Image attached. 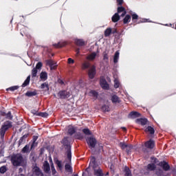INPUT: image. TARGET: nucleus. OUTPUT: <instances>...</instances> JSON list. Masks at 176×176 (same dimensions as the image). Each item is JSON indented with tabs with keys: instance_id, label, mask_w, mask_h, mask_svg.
Segmentation results:
<instances>
[{
	"instance_id": "f257e3e1",
	"label": "nucleus",
	"mask_w": 176,
	"mask_h": 176,
	"mask_svg": "<svg viewBox=\"0 0 176 176\" xmlns=\"http://www.w3.org/2000/svg\"><path fill=\"white\" fill-rule=\"evenodd\" d=\"M63 148L66 151V155L68 160H72V153L71 152V142L68 140V137H65L61 141Z\"/></svg>"
},
{
	"instance_id": "f03ea898",
	"label": "nucleus",
	"mask_w": 176,
	"mask_h": 176,
	"mask_svg": "<svg viewBox=\"0 0 176 176\" xmlns=\"http://www.w3.org/2000/svg\"><path fill=\"white\" fill-rule=\"evenodd\" d=\"M11 163L15 167H19L24 163V158L21 153L12 154L11 156Z\"/></svg>"
},
{
	"instance_id": "7ed1b4c3",
	"label": "nucleus",
	"mask_w": 176,
	"mask_h": 176,
	"mask_svg": "<svg viewBox=\"0 0 176 176\" xmlns=\"http://www.w3.org/2000/svg\"><path fill=\"white\" fill-rule=\"evenodd\" d=\"M12 122L10 121H6L3 124L1 128L0 129V137L1 139L5 138L6 131H8L9 129H12Z\"/></svg>"
},
{
	"instance_id": "20e7f679",
	"label": "nucleus",
	"mask_w": 176,
	"mask_h": 176,
	"mask_svg": "<svg viewBox=\"0 0 176 176\" xmlns=\"http://www.w3.org/2000/svg\"><path fill=\"white\" fill-rule=\"evenodd\" d=\"M32 171L33 175L45 176V175L43 174V172H42V170H41V168H39V166H38V164H36V163L32 164Z\"/></svg>"
},
{
	"instance_id": "39448f33",
	"label": "nucleus",
	"mask_w": 176,
	"mask_h": 176,
	"mask_svg": "<svg viewBox=\"0 0 176 176\" xmlns=\"http://www.w3.org/2000/svg\"><path fill=\"white\" fill-rule=\"evenodd\" d=\"M86 142L90 149L96 148V146L97 145V140L96 139V138L91 136L87 138Z\"/></svg>"
},
{
	"instance_id": "423d86ee",
	"label": "nucleus",
	"mask_w": 176,
	"mask_h": 176,
	"mask_svg": "<svg viewBox=\"0 0 176 176\" xmlns=\"http://www.w3.org/2000/svg\"><path fill=\"white\" fill-rule=\"evenodd\" d=\"M58 97H59L60 100H66V98L71 97V92L67 90H61L58 93Z\"/></svg>"
},
{
	"instance_id": "0eeeda50",
	"label": "nucleus",
	"mask_w": 176,
	"mask_h": 176,
	"mask_svg": "<svg viewBox=\"0 0 176 176\" xmlns=\"http://www.w3.org/2000/svg\"><path fill=\"white\" fill-rule=\"evenodd\" d=\"M151 160H154V163L148 164L147 165L148 171H155V170H156V163L159 162L157 158L155 157H151Z\"/></svg>"
},
{
	"instance_id": "6e6552de",
	"label": "nucleus",
	"mask_w": 176,
	"mask_h": 176,
	"mask_svg": "<svg viewBox=\"0 0 176 176\" xmlns=\"http://www.w3.org/2000/svg\"><path fill=\"white\" fill-rule=\"evenodd\" d=\"M157 163H158L157 164V166L161 167L164 170V171L170 170V165L168 164V162L166 161H162L159 162L158 161Z\"/></svg>"
},
{
	"instance_id": "1a4fd4ad",
	"label": "nucleus",
	"mask_w": 176,
	"mask_h": 176,
	"mask_svg": "<svg viewBox=\"0 0 176 176\" xmlns=\"http://www.w3.org/2000/svg\"><path fill=\"white\" fill-rule=\"evenodd\" d=\"M144 145L148 149H153V148H155V140L150 139L145 142Z\"/></svg>"
},
{
	"instance_id": "9d476101",
	"label": "nucleus",
	"mask_w": 176,
	"mask_h": 176,
	"mask_svg": "<svg viewBox=\"0 0 176 176\" xmlns=\"http://www.w3.org/2000/svg\"><path fill=\"white\" fill-rule=\"evenodd\" d=\"M100 86L104 90H108L109 89V85L107 82V80L102 78L100 81Z\"/></svg>"
},
{
	"instance_id": "9b49d317",
	"label": "nucleus",
	"mask_w": 176,
	"mask_h": 176,
	"mask_svg": "<svg viewBox=\"0 0 176 176\" xmlns=\"http://www.w3.org/2000/svg\"><path fill=\"white\" fill-rule=\"evenodd\" d=\"M43 168L45 174H49V173H50V164H49V162L47 161L44 162L43 165Z\"/></svg>"
},
{
	"instance_id": "f8f14e48",
	"label": "nucleus",
	"mask_w": 176,
	"mask_h": 176,
	"mask_svg": "<svg viewBox=\"0 0 176 176\" xmlns=\"http://www.w3.org/2000/svg\"><path fill=\"white\" fill-rule=\"evenodd\" d=\"M88 76L90 79H94V76H96V66H92L89 70Z\"/></svg>"
},
{
	"instance_id": "ddd939ff",
	"label": "nucleus",
	"mask_w": 176,
	"mask_h": 176,
	"mask_svg": "<svg viewBox=\"0 0 176 176\" xmlns=\"http://www.w3.org/2000/svg\"><path fill=\"white\" fill-rule=\"evenodd\" d=\"M144 132L146 134H150V135H153V134H155V128H153V126H146Z\"/></svg>"
},
{
	"instance_id": "4468645a",
	"label": "nucleus",
	"mask_w": 176,
	"mask_h": 176,
	"mask_svg": "<svg viewBox=\"0 0 176 176\" xmlns=\"http://www.w3.org/2000/svg\"><path fill=\"white\" fill-rule=\"evenodd\" d=\"M111 102L113 104H120L122 100H120V98L118 96V95H113L111 96Z\"/></svg>"
},
{
	"instance_id": "2eb2a0df",
	"label": "nucleus",
	"mask_w": 176,
	"mask_h": 176,
	"mask_svg": "<svg viewBox=\"0 0 176 176\" xmlns=\"http://www.w3.org/2000/svg\"><path fill=\"white\" fill-rule=\"evenodd\" d=\"M68 43L66 41L63 42H59L58 43L53 44L54 47L56 49H60L61 47H65V46H67Z\"/></svg>"
},
{
	"instance_id": "dca6fc26",
	"label": "nucleus",
	"mask_w": 176,
	"mask_h": 176,
	"mask_svg": "<svg viewBox=\"0 0 176 176\" xmlns=\"http://www.w3.org/2000/svg\"><path fill=\"white\" fill-rule=\"evenodd\" d=\"M138 124H141L142 126H145L148 123V119L146 118H138L135 121Z\"/></svg>"
},
{
	"instance_id": "f3484780",
	"label": "nucleus",
	"mask_w": 176,
	"mask_h": 176,
	"mask_svg": "<svg viewBox=\"0 0 176 176\" xmlns=\"http://www.w3.org/2000/svg\"><path fill=\"white\" fill-rule=\"evenodd\" d=\"M67 133L69 135H74V134L76 133V128L73 126H69Z\"/></svg>"
},
{
	"instance_id": "a211bd4d",
	"label": "nucleus",
	"mask_w": 176,
	"mask_h": 176,
	"mask_svg": "<svg viewBox=\"0 0 176 176\" xmlns=\"http://www.w3.org/2000/svg\"><path fill=\"white\" fill-rule=\"evenodd\" d=\"M40 78L41 79L42 82L47 80V72H41L40 74Z\"/></svg>"
},
{
	"instance_id": "6ab92c4d",
	"label": "nucleus",
	"mask_w": 176,
	"mask_h": 176,
	"mask_svg": "<svg viewBox=\"0 0 176 176\" xmlns=\"http://www.w3.org/2000/svg\"><path fill=\"white\" fill-rule=\"evenodd\" d=\"M129 116L130 118H132L133 119L135 118H140V116H141V113L137 112V111H131Z\"/></svg>"
},
{
	"instance_id": "aec40b11",
	"label": "nucleus",
	"mask_w": 176,
	"mask_h": 176,
	"mask_svg": "<svg viewBox=\"0 0 176 176\" xmlns=\"http://www.w3.org/2000/svg\"><path fill=\"white\" fill-rule=\"evenodd\" d=\"M120 20V16L118 13H115V14L112 16L111 21L113 23H118Z\"/></svg>"
},
{
	"instance_id": "412c9836",
	"label": "nucleus",
	"mask_w": 176,
	"mask_h": 176,
	"mask_svg": "<svg viewBox=\"0 0 176 176\" xmlns=\"http://www.w3.org/2000/svg\"><path fill=\"white\" fill-rule=\"evenodd\" d=\"M75 42L77 46H86V42L83 39H77Z\"/></svg>"
},
{
	"instance_id": "4be33fe9",
	"label": "nucleus",
	"mask_w": 176,
	"mask_h": 176,
	"mask_svg": "<svg viewBox=\"0 0 176 176\" xmlns=\"http://www.w3.org/2000/svg\"><path fill=\"white\" fill-rule=\"evenodd\" d=\"M130 21H131V16H130V14H126L123 19V24H128Z\"/></svg>"
},
{
	"instance_id": "5701e85b",
	"label": "nucleus",
	"mask_w": 176,
	"mask_h": 176,
	"mask_svg": "<svg viewBox=\"0 0 176 176\" xmlns=\"http://www.w3.org/2000/svg\"><path fill=\"white\" fill-rule=\"evenodd\" d=\"M94 175L96 176H104V173H102V170L101 168L94 169Z\"/></svg>"
},
{
	"instance_id": "b1692460",
	"label": "nucleus",
	"mask_w": 176,
	"mask_h": 176,
	"mask_svg": "<svg viewBox=\"0 0 176 176\" xmlns=\"http://www.w3.org/2000/svg\"><path fill=\"white\" fill-rule=\"evenodd\" d=\"M120 146L122 149H126V148H129V149H131L133 148L131 144H126L123 142L120 143Z\"/></svg>"
},
{
	"instance_id": "393cba45",
	"label": "nucleus",
	"mask_w": 176,
	"mask_h": 176,
	"mask_svg": "<svg viewBox=\"0 0 176 176\" xmlns=\"http://www.w3.org/2000/svg\"><path fill=\"white\" fill-rule=\"evenodd\" d=\"M74 138H76V140H80L82 141V140L84 138V136L83 134H82L80 132H78L74 134Z\"/></svg>"
},
{
	"instance_id": "a878e982",
	"label": "nucleus",
	"mask_w": 176,
	"mask_h": 176,
	"mask_svg": "<svg viewBox=\"0 0 176 176\" xmlns=\"http://www.w3.org/2000/svg\"><path fill=\"white\" fill-rule=\"evenodd\" d=\"M124 172L125 176H133V175L131 174V170H130V168L127 166H125Z\"/></svg>"
},
{
	"instance_id": "bb28decb",
	"label": "nucleus",
	"mask_w": 176,
	"mask_h": 176,
	"mask_svg": "<svg viewBox=\"0 0 176 176\" xmlns=\"http://www.w3.org/2000/svg\"><path fill=\"white\" fill-rule=\"evenodd\" d=\"M104 36L105 38H107V36H109L111 35V34H112V28H107L105 30H104Z\"/></svg>"
},
{
	"instance_id": "cd10ccee",
	"label": "nucleus",
	"mask_w": 176,
	"mask_h": 176,
	"mask_svg": "<svg viewBox=\"0 0 176 176\" xmlns=\"http://www.w3.org/2000/svg\"><path fill=\"white\" fill-rule=\"evenodd\" d=\"M36 94H37L36 91H28L25 95L26 96V97H34L36 96Z\"/></svg>"
},
{
	"instance_id": "c85d7f7f",
	"label": "nucleus",
	"mask_w": 176,
	"mask_h": 176,
	"mask_svg": "<svg viewBox=\"0 0 176 176\" xmlns=\"http://www.w3.org/2000/svg\"><path fill=\"white\" fill-rule=\"evenodd\" d=\"M30 80H31V76H28L21 86L23 87H26V86H28V85H30Z\"/></svg>"
},
{
	"instance_id": "c756f323",
	"label": "nucleus",
	"mask_w": 176,
	"mask_h": 176,
	"mask_svg": "<svg viewBox=\"0 0 176 176\" xmlns=\"http://www.w3.org/2000/svg\"><path fill=\"white\" fill-rule=\"evenodd\" d=\"M28 134L23 135L19 140V145H21V144H24L25 142V139L28 138Z\"/></svg>"
},
{
	"instance_id": "7c9ffc66",
	"label": "nucleus",
	"mask_w": 176,
	"mask_h": 176,
	"mask_svg": "<svg viewBox=\"0 0 176 176\" xmlns=\"http://www.w3.org/2000/svg\"><path fill=\"white\" fill-rule=\"evenodd\" d=\"M65 170L67 171V173H72V166L69 164H66L65 165Z\"/></svg>"
},
{
	"instance_id": "2f4dec72",
	"label": "nucleus",
	"mask_w": 176,
	"mask_h": 176,
	"mask_svg": "<svg viewBox=\"0 0 176 176\" xmlns=\"http://www.w3.org/2000/svg\"><path fill=\"white\" fill-rule=\"evenodd\" d=\"M96 57H97V54L96 52H92L91 54H89L87 58V60H95Z\"/></svg>"
},
{
	"instance_id": "473e14b6",
	"label": "nucleus",
	"mask_w": 176,
	"mask_h": 176,
	"mask_svg": "<svg viewBox=\"0 0 176 176\" xmlns=\"http://www.w3.org/2000/svg\"><path fill=\"white\" fill-rule=\"evenodd\" d=\"M119 55H120L119 51L116 52L113 57L114 64H116V63H118V61L119 60Z\"/></svg>"
},
{
	"instance_id": "72a5a7b5",
	"label": "nucleus",
	"mask_w": 176,
	"mask_h": 176,
	"mask_svg": "<svg viewBox=\"0 0 176 176\" xmlns=\"http://www.w3.org/2000/svg\"><path fill=\"white\" fill-rule=\"evenodd\" d=\"M40 89H46L45 90L49 91V82H45L41 85Z\"/></svg>"
},
{
	"instance_id": "f704fd0d",
	"label": "nucleus",
	"mask_w": 176,
	"mask_h": 176,
	"mask_svg": "<svg viewBox=\"0 0 176 176\" xmlns=\"http://www.w3.org/2000/svg\"><path fill=\"white\" fill-rule=\"evenodd\" d=\"M89 94L96 99L98 98V92L96 91L95 90L90 91Z\"/></svg>"
},
{
	"instance_id": "c9c22d12",
	"label": "nucleus",
	"mask_w": 176,
	"mask_h": 176,
	"mask_svg": "<svg viewBox=\"0 0 176 176\" xmlns=\"http://www.w3.org/2000/svg\"><path fill=\"white\" fill-rule=\"evenodd\" d=\"M82 69H87V68H90V63L84 62L82 65Z\"/></svg>"
},
{
	"instance_id": "e433bc0d",
	"label": "nucleus",
	"mask_w": 176,
	"mask_h": 176,
	"mask_svg": "<svg viewBox=\"0 0 176 176\" xmlns=\"http://www.w3.org/2000/svg\"><path fill=\"white\" fill-rule=\"evenodd\" d=\"M82 133L85 134V135H91L92 133L90 129L85 128L82 129Z\"/></svg>"
},
{
	"instance_id": "4c0bfd02",
	"label": "nucleus",
	"mask_w": 176,
	"mask_h": 176,
	"mask_svg": "<svg viewBox=\"0 0 176 176\" xmlns=\"http://www.w3.org/2000/svg\"><path fill=\"white\" fill-rule=\"evenodd\" d=\"M36 116H41V118H47V116H49V113L46 112H40L36 114Z\"/></svg>"
},
{
	"instance_id": "58836bf2",
	"label": "nucleus",
	"mask_w": 176,
	"mask_h": 176,
	"mask_svg": "<svg viewBox=\"0 0 176 176\" xmlns=\"http://www.w3.org/2000/svg\"><path fill=\"white\" fill-rule=\"evenodd\" d=\"M30 152V145H25L23 149H22V153H28Z\"/></svg>"
},
{
	"instance_id": "ea45409f",
	"label": "nucleus",
	"mask_w": 176,
	"mask_h": 176,
	"mask_svg": "<svg viewBox=\"0 0 176 176\" xmlns=\"http://www.w3.org/2000/svg\"><path fill=\"white\" fill-rule=\"evenodd\" d=\"M19 89V86L17 85H15V86H12V87H10L9 88H7L6 89V91H14L15 90H17Z\"/></svg>"
},
{
	"instance_id": "a19ab883",
	"label": "nucleus",
	"mask_w": 176,
	"mask_h": 176,
	"mask_svg": "<svg viewBox=\"0 0 176 176\" xmlns=\"http://www.w3.org/2000/svg\"><path fill=\"white\" fill-rule=\"evenodd\" d=\"M38 137L37 135H34L33 136V139H32V144L31 145V149H32V148H34V146H35V144L38 140Z\"/></svg>"
},
{
	"instance_id": "79ce46f5",
	"label": "nucleus",
	"mask_w": 176,
	"mask_h": 176,
	"mask_svg": "<svg viewBox=\"0 0 176 176\" xmlns=\"http://www.w3.org/2000/svg\"><path fill=\"white\" fill-rule=\"evenodd\" d=\"M96 157H91L90 164L93 166V168L96 167Z\"/></svg>"
},
{
	"instance_id": "37998d69",
	"label": "nucleus",
	"mask_w": 176,
	"mask_h": 176,
	"mask_svg": "<svg viewBox=\"0 0 176 176\" xmlns=\"http://www.w3.org/2000/svg\"><path fill=\"white\" fill-rule=\"evenodd\" d=\"M101 109L103 112H109V106L104 104L102 106Z\"/></svg>"
},
{
	"instance_id": "c03bdc74",
	"label": "nucleus",
	"mask_w": 176,
	"mask_h": 176,
	"mask_svg": "<svg viewBox=\"0 0 176 176\" xmlns=\"http://www.w3.org/2000/svg\"><path fill=\"white\" fill-rule=\"evenodd\" d=\"M55 164H56L57 167H58V168H60V170H61V168H63V164L61 163V161L56 160L55 161Z\"/></svg>"
},
{
	"instance_id": "a18cd8bd",
	"label": "nucleus",
	"mask_w": 176,
	"mask_h": 176,
	"mask_svg": "<svg viewBox=\"0 0 176 176\" xmlns=\"http://www.w3.org/2000/svg\"><path fill=\"white\" fill-rule=\"evenodd\" d=\"M6 171H8V168H6V166H3L0 167L1 174H5V173H6Z\"/></svg>"
},
{
	"instance_id": "49530a36",
	"label": "nucleus",
	"mask_w": 176,
	"mask_h": 176,
	"mask_svg": "<svg viewBox=\"0 0 176 176\" xmlns=\"http://www.w3.org/2000/svg\"><path fill=\"white\" fill-rule=\"evenodd\" d=\"M155 174L157 176H163V170L158 168L155 170Z\"/></svg>"
},
{
	"instance_id": "de8ad7c7",
	"label": "nucleus",
	"mask_w": 176,
	"mask_h": 176,
	"mask_svg": "<svg viewBox=\"0 0 176 176\" xmlns=\"http://www.w3.org/2000/svg\"><path fill=\"white\" fill-rule=\"evenodd\" d=\"M103 60L107 62H108V60H109V56H108L107 52H103Z\"/></svg>"
},
{
	"instance_id": "09e8293b",
	"label": "nucleus",
	"mask_w": 176,
	"mask_h": 176,
	"mask_svg": "<svg viewBox=\"0 0 176 176\" xmlns=\"http://www.w3.org/2000/svg\"><path fill=\"white\" fill-rule=\"evenodd\" d=\"M126 11V8L123 6L118 7L117 9V13L119 14V13H122L123 12Z\"/></svg>"
},
{
	"instance_id": "8fccbe9b",
	"label": "nucleus",
	"mask_w": 176,
	"mask_h": 176,
	"mask_svg": "<svg viewBox=\"0 0 176 176\" xmlns=\"http://www.w3.org/2000/svg\"><path fill=\"white\" fill-rule=\"evenodd\" d=\"M38 74V69L33 68V69L32 70V78H35L36 77V75Z\"/></svg>"
},
{
	"instance_id": "3c124183",
	"label": "nucleus",
	"mask_w": 176,
	"mask_h": 176,
	"mask_svg": "<svg viewBox=\"0 0 176 176\" xmlns=\"http://www.w3.org/2000/svg\"><path fill=\"white\" fill-rule=\"evenodd\" d=\"M6 119H10V120H12V119H13V116H12V112L8 111V113H6Z\"/></svg>"
},
{
	"instance_id": "603ef678",
	"label": "nucleus",
	"mask_w": 176,
	"mask_h": 176,
	"mask_svg": "<svg viewBox=\"0 0 176 176\" xmlns=\"http://www.w3.org/2000/svg\"><path fill=\"white\" fill-rule=\"evenodd\" d=\"M42 66H43L42 62H38L36 65V67L34 68L36 69H42Z\"/></svg>"
},
{
	"instance_id": "864d4df0",
	"label": "nucleus",
	"mask_w": 176,
	"mask_h": 176,
	"mask_svg": "<svg viewBox=\"0 0 176 176\" xmlns=\"http://www.w3.org/2000/svg\"><path fill=\"white\" fill-rule=\"evenodd\" d=\"M135 20H138V15L137 14H133L132 21H133V23H135Z\"/></svg>"
},
{
	"instance_id": "5fc2aeb1",
	"label": "nucleus",
	"mask_w": 176,
	"mask_h": 176,
	"mask_svg": "<svg viewBox=\"0 0 176 176\" xmlns=\"http://www.w3.org/2000/svg\"><path fill=\"white\" fill-rule=\"evenodd\" d=\"M51 169L52 171V175H54V174L57 173V170H56V168H54V165L53 164L51 165Z\"/></svg>"
},
{
	"instance_id": "6e6d98bb",
	"label": "nucleus",
	"mask_w": 176,
	"mask_h": 176,
	"mask_svg": "<svg viewBox=\"0 0 176 176\" xmlns=\"http://www.w3.org/2000/svg\"><path fill=\"white\" fill-rule=\"evenodd\" d=\"M46 64H47V65H49V67H50L54 64V62H53V60H47Z\"/></svg>"
},
{
	"instance_id": "4d7b16f0",
	"label": "nucleus",
	"mask_w": 176,
	"mask_h": 176,
	"mask_svg": "<svg viewBox=\"0 0 176 176\" xmlns=\"http://www.w3.org/2000/svg\"><path fill=\"white\" fill-rule=\"evenodd\" d=\"M67 63H68V64H74L75 60L74 59H72V58H69L67 59Z\"/></svg>"
},
{
	"instance_id": "13d9d810",
	"label": "nucleus",
	"mask_w": 176,
	"mask_h": 176,
	"mask_svg": "<svg viewBox=\"0 0 176 176\" xmlns=\"http://www.w3.org/2000/svg\"><path fill=\"white\" fill-rule=\"evenodd\" d=\"M50 68L51 71L57 69V65H54V63L52 65L50 66Z\"/></svg>"
},
{
	"instance_id": "bf43d9fd",
	"label": "nucleus",
	"mask_w": 176,
	"mask_h": 176,
	"mask_svg": "<svg viewBox=\"0 0 176 176\" xmlns=\"http://www.w3.org/2000/svg\"><path fill=\"white\" fill-rule=\"evenodd\" d=\"M119 86H120L119 82L116 81L115 83H114L115 89H119Z\"/></svg>"
},
{
	"instance_id": "052dcab7",
	"label": "nucleus",
	"mask_w": 176,
	"mask_h": 176,
	"mask_svg": "<svg viewBox=\"0 0 176 176\" xmlns=\"http://www.w3.org/2000/svg\"><path fill=\"white\" fill-rule=\"evenodd\" d=\"M118 6H122V5H123V0H116Z\"/></svg>"
},
{
	"instance_id": "680f3d73",
	"label": "nucleus",
	"mask_w": 176,
	"mask_h": 176,
	"mask_svg": "<svg viewBox=\"0 0 176 176\" xmlns=\"http://www.w3.org/2000/svg\"><path fill=\"white\" fill-rule=\"evenodd\" d=\"M111 34H118V29L116 28L111 29Z\"/></svg>"
},
{
	"instance_id": "e2e57ef3",
	"label": "nucleus",
	"mask_w": 176,
	"mask_h": 176,
	"mask_svg": "<svg viewBox=\"0 0 176 176\" xmlns=\"http://www.w3.org/2000/svg\"><path fill=\"white\" fill-rule=\"evenodd\" d=\"M76 56H79V53H80V49L77 48L76 50Z\"/></svg>"
},
{
	"instance_id": "0e129e2a",
	"label": "nucleus",
	"mask_w": 176,
	"mask_h": 176,
	"mask_svg": "<svg viewBox=\"0 0 176 176\" xmlns=\"http://www.w3.org/2000/svg\"><path fill=\"white\" fill-rule=\"evenodd\" d=\"M126 13H127V12L125 11H123L122 14H121V17H124V16H126Z\"/></svg>"
},
{
	"instance_id": "69168bd1",
	"label": "nucleus",
	"mask_w": 176,
	"mask_h": 176,
	"mask_svg": "<svg viewBox=\"0 0 176 176\" xmlns=\"http://www.w3.org/2000/svg\"><path fill=\"white\" fill-rule=\"evenodd\" d=\"M32 113H33V115H38V111H35V110H32Z\"/></svg>"
},
{
	"instance_id": "338daca9",
	"label": "nucleus",
	"mask_w": 176,
	"mask_h": 176,
	"mask_svg": "<svg viewBox=\"0 0 176 176\" xmlns=\"http://www.w3.org/2000/svg\"><path fill=\"white\" fill-rule=\"evenodd\" d=\"M126 153H130V151H131V148H130V147H128V148H126Z\"/></svg>"
},
{
	"instance_id": "774afa93",
	"label": "nucleus",
	"mask_w": 176,
	"mask_h": 176,
	"mask_svg": "<svg viewBox=\"0 0 176 176\" xmlns=\"http://www.w3.org/2000/svg\"><path fill=\"white\" fill-rule=\"evenodd\" d=\"M1 115V116H6V113H5V111H2Z\"/></svg>"
}]
</instances>
